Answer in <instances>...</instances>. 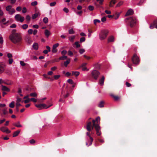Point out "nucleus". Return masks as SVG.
<instances>
[{"label":"nucleus","mask_w":157,"mask_h":157,"mask_svg":"<svg viewBox=\"0 0 157 157\" xmlns=\"http://www.w3.org/2000/svg\"><path fill=\"white\" fill-rule=\"evenodd\" d=\"M30 101H33L34 102L36 103L37 102V100L36 99L34 98H30Z\"/></svg>","instance_id":"nucleus-57"},{"label":"nucleus","mask_w":157,"mask_h":157,"mask_svg":"<svg viewBox=\"0 0 157 157\" xmlns=\"http://www.w3.org/2000/svg\"><path fill=\"white\" fill-rule=\"evenodd\" d=\"M60 76V75H55L54 76V78L55 79H58Z\"/></svg>","instance_id":"nucleus-54"},{"label":"nucleus","mask_w":157,"mask_h":157,"mask_svg":"<svg viewBox=\"0 0 157 157\" xmlns=\"http://www.w3.org/2000/svg\"><path fill=\"white\" fill-rule=\"evenodd\" d=\"M59 45L58 43H56L53 45L52 52L53 53H56L57 52V50L56 48Z\"/></svg>","instance_id":"nucleus-13"},{"label":"nucleus","mask_w":157,"mask_h":157,"mask_svg":"<svg viewBox=\"0 0 157 157\" xmlns=\"http://www.w3.org/2000/svg\"><path fill=\"white\" fill-rule=\"evenodd\" d=\"M26 41L28 42L29 43H30L31 40L29 37H27L25 39Z\"/></svg>","instance_id":"nucleus-42"},{"label":"nucleus","mask_w":157,"mask_h":157,"mask_svg":"<svg viewBox=\"0 0 157 157\" xmlns=\"http://www.w3.org/2000/svg\"><path fill=\"white\" fill-rule=\"evenodd\" d=\"M5 73L9 75H11L12 74L11 71L8 69L5 70Z\"/></svg>","instance_id":"nucleus-29"},{"label":"nucleus","mask_w":157,"mask_h":157,"mask_svg":"<svg viewBox=\"0 0 157 157\" xmlns=\"http://www.w3.org/2000/svg\"><path fill=\"white\" fill-rule=\"evenodd\" d=\"M2 90L3 91L9 92L10 89L6 86L3 85L2 86Z\"/></svg>","instance_id":"nucleus-16"},{"label":"nucleus","mask_w":157,"mask_h":157,"mask_svg":"<svg viewBox=\"0 0 157 157\" xmlns=\"http://www.w3.org/2000/svg\"><path fill=\"white\" fill-rule=\"evenodd\" d=\"M9 38L13 43L16 45H21L22 42V35L21 33L11 34Z\"/></svg>","instance_id":"nucleus-1"},{"label":"nucleus","mask_w":157,"mask_h":157,"mask_svg":"<svg viewBox=\"0 0 157 157\" xmlns=\"http://www.w3.org/2000/svg\"><path fill=\"white\" fill-rule=\"evenodd\" d=\"M100 74V72L97 70H94L91 72L92 77L96 80L98 79V76Z\"/></svg>","instance_id":"nucleus-7"},{"label":"nucleus","mask_w":157,"mask_h":157,"mask_svg":"<svg viewBox=\"0 0 157 157\" xmlns=\"http://www.w3.org/2000/svg\"><path fill=\"white\" fill-rule=\"evenodd\" d=\"M37 4V2L36 1H34L31 3V5L33 6H36Z\"/></svg>","instance_id":"nucleus-52"},{"label":"nucleus","mask_w":157,"mask_h":157,"mask_svg":"<svg viewBox=\"0 0 157 157\" xmlns=\"http://www.w3.org/2000/svg\"><path fill=\"white\" fill-rule=\"evenodd\" d=\"M134 12L133 10L131 9H129L128 10L127 13H126L125 16H127L128 15H132L133 14Z\"/></svg>","instance_id":"nucleus-14"},{"label":"nucleus","mask_w":157,"mask_h":157,"mask_svg":"<svg viewBox=\"0 0 157 157\" xmlns=\"http://www.w3.org/2000/svg\"><path fill=\"white\" fill-rule=\"evenodd\" d=\"M3 37L0 35V48H2L3 44Z\"/></svg>","instance_id":"nucleus-23"},{"label":"nucleus","mask_w":157,"mask_h":157,"mask_svg":"<svg viewBox=\"0 0 157 157\" xmlns=\"http://www.w3.org/2000/svg\"><path fill=\"white\" fill-rule=\"evenodd\" d=\"M28 27V25L27 24H24L22 25V28L24 29H26Z\"/></svg>","instance_id":"nucleus-34"},{"label":"nucleus","mask_w":157,"mask_h":157,"mask_svg":"<svg viewBox=\"0 0 157 157\" xmlns=\"http://www.w3.org/2000/svg\"><path fill=\"white\" fill-rule=\"evenodd\" d=\"M123 3V2H119L116 5V7H119L121 6L122 5Z\"/></svg>","instance_id":"nucleus-51"},{"label":"nucleus","mask_w":157,"mask_h":157,"mask_svg":"<svg viewBox=\"0 0 157 157\" xmlns=\"http://www.w3.org/2000/svg\"><path fill=\"white\" fill-rule=\"evenodd\" d=\"M33 91V89L29 86L26 87L23 90V91L26 94H29L30 92Z\"/></svg>","instance_id":"nucleus-8"},{"label":"nucleus","mask_w":157,"mask_h":157,"mask_svg":"<svg viewBox=\"0 0 157 157\" xmlns=\"http://www.w3.org/2000/svg\"><path fill=\"white\" fill-rule=\"evenodd\" d=\"M88 131V132H87L86 133V135L89 137L90 141L89 145H91L92 144V142L93 141V139L90 136L91 134V133L90 132V131Z\"/></svg>","instance_id":"nucleus-12"},{"label":"nucleus","mask_w":157,"mask_h":157,"mask_svg":"<svg viewBox=\"0 0 157 157\" xmlns=\"http://www.w3.org/2000/svg\"><path fill=\"white\" fill-rule=\"evenodd\" d=\"M132 60L133 63L135 64H139L140 62L139 57L136 54H134L132 58Z\"/></svg>","instance_id":"nucleus-6"},{"label":"nucleus","mask_w":157,"mask_h":157,"mask_svg":"<svg viewBox=\"0 0 157 157\" xmlns=\"http://www.w3.org/2000/svg\"><path fill=\"white\" fill-rule=\"evenodd\" d=\"M67 82L68 83L71 84H73L74 83V82L71 79H68L67 80Z\"/></svg>","instance_id":"nucleus-44"},{"label":"nucleus","mask_w":157,"mask_h":157,"mask_svg":"<svg viewBox=\"0 0 157 157\" xmlns=\"http://www.w3.org/2000/svg\"><path fill=\"white\" fill-rule=\"evenodd\" d=\"M15 12V9L12 8L11 9L9 12V13L10 14L12 15Z\"/></svg>","instance_id":"nucleus-30"},{"label":"nucleus","mask_w":157,"mask_h":157,"mask_svg":"<svg viewBox=\"0 0 157 157\" xmlns=\"http://www.w3.org/2000/svg\"><path fill=\"white\" fill-rule=\"evenodd\" d=\"M98 106L99 107L102 108L104 107V102L102 101H101L99 104Z\"/></svg>","instance_id":"nucleus-31"},{"label":"nucleus","mask_w":157,"mask_h":157,"mask_svg":"<svg viewBox=\"0 0 157 157\" xmlns=\"http://www.w3.org/2000/svg\"><path fill=\"white\" fill-rule=\"evenodd\" d=\"M75 44L76 45V47L77 48H79L80 46V44H79L78 42V41L75 42Z\"/></svg>","instance_id":"nucleus-48"},{"label":"nucleus","mask_w":157,"mask_h":157,"mask_svg":"<svg viewBox=\"0 0 157 157\" xmlns=\"http://www.w3.org/2000/svg\"><path fill=\"white\" fill-rule=\"evenodd\" d=\"M88 9L90 11H93L94 9V7L92 6H89L88 7Z\"/></svg>","instance_id":"nucleus-40"},{"label":"nucleus","mask_w":157,"mask_h":157,"mask_svg":"<svg viewBox=\"0 0 157 157\" xmlns=\"http://www.w3.org/2000/svg\"><path fill=\"white\" fill-rule=\"evenodd\" d=\"M25 18L21 16L19 20V21H20L21 22H23Z\"/></svg>","instance_id":"nucleus-46"},{"label":"nucleus","mask_w":157,"mask_h":157,"mask_svg":"<svg viewBox=\"0 0 157 157\" xmlns=\"http://www.w3.org/2000/svg\"><path fill=\"white\" fill-rule=\"evenodd\" d=\"M149 27L151 29H153L155 28L157 29V19L155 20L153 22L150 24Z\"/></svg>","instance_id":"nucleus-9"},{"label":"nucleus","mask_w":157,"mask_h":157,"mask_svg":"<svg viewBox=\"0 0 157 157\" xmlns=\"http://www.w3.org/2000/svg\"><path fill=\"white\" fill-rule=\"evenodd\" d=\"M145 1V0H140V2L137 4V5L139 6H141Z\"/></svg>","instance_id":"nucleus-36"},{"label":"nucleus","mask_w":157,"mask_h":157,"mask_svg":"<svg viewBox=\"0 0 157 157\" xmlns=\"http://www.w3.org/2000/svg\"><path fill=\"white\" fill-rule=\"evenodd\" d=\"M33 48L35 50H37L38 49V44L36 43H35L33 45Z\"/></svg>","instance_id":"nucleus-19"},{"label":"nucleus","mask_w":157,"mask_h":157,"mask_svg":"<svg viewBox=\"0 0 157 157\" xmlns=\"http://www.w3.org/2000/svg\"><path fill=\"white\" fill-rule=\"evenodd\" d=\"M85 40V38L84 37H81L80 40V42H81V43L84 42Z\"/></svg>","instance_id":"nucleus-50"},{"label":"nucleus","mask_w":157,"mask_h":157,"mask_svg":"<svg viewBox=\"0 0 157 157\" xmlns=\"http://www.w3.org/2000/svg\"><path fill=\"white\" fill-rule=\"evenodd\" d=\"M43 21L46 24L48 22V19L47 17H45L44 18Z\"/></svg>","instance_id":"nucleus-39"},{"label":"nucleus","mask_w":157,"mask_h":157,"mask_svg":"<svg viewBox=\"0 0 157 157\" xmlns=\"http://www.w3.org/2000/svg\"><path fill=\"white\" fill-rule=\"evenodd\" d=\"M4 83L8 85H11L12 84V82L11 81H8L7 82H4Z\"/></svg>","instance_id":"nucleus-49"},{"label":"nucleus","mask_w":157,"mask_h":157,"mask_svg":"<svg viewBox=\"0 0 157 157\" xmlns=\"http://www.w3.org/2000/svg\"><path fill=\"white\" fill-rule=\"evenodd\" d=\"M28 32L29 34H31L33 32V30L32 29H29L28 30Z\"/></svg>","instance_id":"nucleus-62"},{"label":"nucleus","mask_w":157,"mask_h":157,"mask_svg":"<svg viewBox=\"0 0 157 157\" xmlns=\"http://www.w3.org/2000/svg\"><path fill=\"white\" fill-rule=\"evenodd\" d=\"M30 18H31L30 17L29 15H27V16L26 17V19L27 20V21H28V23H29V21H30Z\"/></svg>","instance_id":"nucleus-41"},{"label":"nucleus","mask_w":157,"mask_h":157,"mask_svg":"<svg viewBox=\"0 0 157 157\" xmlns=\"http://www.w3.org/2000/svg\"><path fill=\"white\" fill-rule=\"evenodd\" d=\"M100 23V20H98V19H95L94 20V24H95V25H96V24L97 23Z\"/></svg>","instance_id":"nucleus-55"},{"label":"nucleus","mask_w":157,"mask_h":157,"mask_svg":"<svg viewBox=\"0 0 157 157\" xmlns=\"http://www.w3.org/2000/svg\"><path fill=\"white\" fill-rule=\"evenodd\" d=\"M30 101V98H28V99H27L25 100L24 103L25 104H26L29 103Z\"/></svg>","instance_id":"nucleus-61"},{"label":"nucleus","mask_w":157,"mask_h":157,"mask_svg":"<svg viewBox=\"0 0 157 157\" xmlns=\"http://www.w3.org/2000/svg\"><path fill=\"white\" fill-rule=\"evenodd\" d=\"M12 6L10 5L7 6L6 7V10L8 12L11 9Z\"/></svg>","instance_id":"nucleus-32"},{"label":"nucleus","mask_w":157,"mask_h":157,"mask_svg":"<svg viewBox=\"0 0 157 157\" xmlns=\"http://www.w3.org/2000/svg\"><path fill=\"white\" fill-rule=\"evenodd\" d=\"M45 35L47 37H48L50 34V32L47 29H46L44 32Z\"/></svg>","instance_id":"nucleus-18"},{"label":"nucleus","mask_w":157,"mask_h":157,"mask_svg":"<svg viewBox=\"0 0 157 157\" xmlns=\"http://www.w3.org/2000/svg\"><path fill=\"white\" fill-rule=\"evenodd\" d=\"M52 105V104L49 105L48 106L44 104H36L35 106L38 108L39 109H47Z\"/></svg>","instance_id":"nucleus-5"},{"label":"nucleus","mask_w":157,"mask_h":157,"mask_svg":"<svg viewBox=\"0 0 157 157\" xmlns=\"http://www.w3.org/2000/svg\"><path fill=\"white\" fill-rule=\"evenodd\" d=\"M111 96L114 98L115 100H117L119 99L118 96L114 95L113 94H111Z\"/></svg>","instance_id":"nucleus-45"},{"label":"nucleus","mask_w":157,"mask_h":157,"mask_svg":"<svg viewBox=\"0 0 157 157\" xmlns=\"http://www.w3.org/2000/svg\"><path fill=\"white\" fill-rule=\"evenodd\" d=\"M13 62V59L12 58H9V62L10 64H11Z\"/></svg>","instance_id":"nucleus-63"},{"label":"nucleus","mask_w":157,"mask_h":157,"mask_svg":"<svg viewBox=\"0 0 157 157\" xmlns=\"http://www.w3.org/2000/svg\"><path fill=\"white\" fill-rule=\"evenodd\" d=\"M61 53L64 56L67 53V51L66 50H64L61 52Z\"/></svg>","instance_id":"nucleus-47"},{"label":"nucleus","mask_w":157,"mask_h":157,"mask_svg":"<svg viewBox=\"0 0 157 157\" xmlns=\"http://www.w3.org/2000/svg\"><path fill=\"white\" fill-rule=\"evenodd\" d=\"M14 102L13 101H12L10 103V104L9 106V107L12 108H13L14 107Z\"/></svg>","instance_id":"nucleus-28"},{"label":"nucleus","mask_w":157,"mask_h":157,"mask_svg":"<svg viewBox=\"0 0 157 157\" xmlns=\"http://www.w3.org/2000/svg\"><path fill=\"white\" fill-rule=\"evenodd\" d=\"M21 16L20 14H17L14 17H15V20L17 21H19V19H20Z\"/></svg>","instance_id":"nucleus-25"},{"label":"nucleus","mask_w":157,"mask_h":157,"mask_svg":"<svg viewBox=\"0 0 157 157\" xmlns=\"http://www.w3.org/2000/svg\"><path fill=\"white\" fill-rule=\"evenodd\" d=\"M116 2V0H111L109 3V6L110 7H113V5H114Z\"/></svg>","instance_id":"nucleus-17"},{"label":"nucleus","mask_w":157,"mask_h":157,"mask_svg":"<svg viewBox=\"0 0 157 157\" xmlns=\"http://www.w3.org/2000/svg\"><path fill=\"white\" fill-rule=\"evenodd\" d=\"M109 31L107 30H102L99 34V38L101 40L105 39L107 37Z\"/></svg>","instance_id":"nucleus-4"},{"label":"nucleus","mask_w":157,"mask_h":157,"mask_svg":"<svg viewBox=\"0 0 157 157\" xmlns=\"http://www.w3.org/2000/svg\"><path fill=\"white\" fill-rule=\"evenodd\" d=\"M114 41V38L112 36H111L109 37L108 39V42H113Z\"/></svg>","instance_id":"nucleus-24"},{"label":"nucleus","mask_w":157,"mask_h":157,"mask_svg":"<svg viewBox=\"0 0 157 157\" xmlns=\"http://www.w3.org/2000/svg\"><path fill=\"white\" fill-rule=\"evenodd\" d=\"M40 14L39 13H35L32 15V17L33 19H34L36 18L38 16H40Z\"/></svg>","instance_id":"nucleus-22"},{"label":"nucleus","mask_w":157,"mask_h":157,"mask_svg":"<svg viewBox=\"0 0 157 157\" xmlns=\"http://www.w3.org/2000/svg\"><path fill=\"white\" fill-rule=\"evenodd\" d=\"M5 65L2 63H0V74L3 72L5 70Z\"/></svg>","instance_id":"nucleus-11"},{"label":"nucleus","mask_w":157,"mask_h":157,"mask_svg":"<svg viewBox=\"0 0 157 157\" xmlns=\"http://www.w3.org/2000/svg\"><path fill=\"white\" fill-rule=\"evenodd\" d=\"M20 132V130H18V131L15 132L13 133V136L15 137V136H17Z\"/></svg>","instance_id":"nucleus-27"},{"label":"nucleus","mask_w":157,"mask_h":157,"mask_svg":"<svg viewBox=\"0 0 157 157\" xmlns=\"http://www.w3.org/2000/svg\"><path fill=\"white\" fill-rule=\"evenodd\" d=\"M13 125L17 127H22V125L20 124L19 122H18L17 124L14 123L13 124Z\"/></svg>","instance_id":"nucleus-35"},{"label":"nucleus","mask_w":157,"mask_h":157,"mask_svg":"<svg viewBox=\"0 0 157 157\" xmlns=\"http://www.w3.org/2000/svg\"><path fill=\"white\" fill-rule=\"evenodd\" d=\"M4 15V13L1 10V8L0 7V17Z\"/></svg>","instance_id":"nucleus-56"},{"label":"nucleus","mask_w":157,"mask_h":157,"mask_svg":"<svg viewBox=\"0 0 157 157\" xmlns=\"http://www.w3.org/2000/svg\"><path fill=\"white\" fill-rule=\"evenodd\" d=\"M94 127L96 131V134L98 136H99L101 135V132L100 131V127L98 124L95 123V120H92V122L91 121L88 122L86 125V129L88 131H91Z\"/></svg>","instance_id":"nucleus-2"},{"label":"nucleus","mask_w":157,"mask_h":157,"mask_svg":"<svg viewBox=\"0 0 157 157\" xmlns=\"http://www.w3.org/2000/svg\"><path fill=\"white\" fill-rule=\"evenodd\" d=\"M120 13H116V14L115 15H114V17H113L114 19L115 20L117 19L120 16Z\"/></svg>","instance_id":"nucleus-33"},{"label":"nucleus","mask_w":157,"mask_h":157,"mask_svg":"<svg viewBox=\"0 0 157 157\" xmlns=\"http://www.w3.org/2000/svg\"><path fill=\"white\" fill-rule=\"evenodd\" d=\"M125 21L128 22L131 27H133L136 25V20L135 17H131L125 19Z\"/></svg>","instance_id":"nucleus-3"},{"label":"nucleus","mask_w":157,"mask_h":157,"mask_svg":"<svg viewBox=\"0 0 157 157\" xmlns=\"http://www.w3.org/2000/svg\"><path fill=\"white\" fill-rule=\"evenodd\" d=\"M75 38V36H71V37H69V40L73 42V41L74 39Z\"/></svg>","instance_id":"nucleus-37"},{"label":"nucleus","mask_w":157,"mask_h":157,"mask_svg":"<svg viewBox=\"0 0 157 157\" xmlns=\"http://www.w3.org/2000/svg\"><path fill=\"white\" fill-rule=\"evenodd\" d=\"M85 51L84 49H81L79 50V53L81 54H82L85 52Z\"/></svg>","instance_id":"nucleus-60"},{"label":"nucleus","mask_w":157,"mask_h":157,"mask_svg":"<svg viewBox=\"0 0 157 157\" xmlns=\"http://www.w3.org/2000/svg\"><path fill=\"white\" fill-rule=\"evenodd\" d=\"M98 2H99V3L100 5H101L103 4L104 0H96Z\"/></svg>","instance_id":"nucleus-59"},{"label":"nucleus","mask_w":157,"mask_h":157,"mask_svg":"<svg viewBox=\"0 0 157 157\" xmlns=\"http://www.w3.org/2000/svg\"><path fill=\"white\" fill-rule=\"evenodd\" d=\"M80 73L78 71H72V75H75V76H77L79 75Z\"/></svg>","instance_id":"nucleus-20"},{"label":"nucleus","mask_w":157,"mask_h":157,"mask_svg":"<svg viewBox=\"0 0 157 157\" xmlns=\"http://www.w3.org/2000/svg\"><path fill=\"white\" fill-rule=\"evenodd\" d=\"M70 62V59H67L66 61L64 62V66L66 67L67 66L68 64H69Z\"/></svg>","instance_id":"nucleus-21"},{"label":"nucleus","mask_w":157,"mask_h":157,"mask_svg":"<svg viewBox=\"0 0 157 157\" xmlns=\"http://www.w3.org/2000/svg\"><path fill=\"white\" fill-rule=\"evenodd\" d=\"M68 55L69 56H72L73 55V53L70 50L68 52Z\"/></svg>","instance_id":"nucleus-58"},{"label":"nucleus","mask_w":157,"mask_h":157,"mask_svg":"<svg viewBox=\"0 0 157 157\" xmlns=\"http://www.w3.org/2000/svg\"><path fill=\"white\" fill-rule=\"evenodd\" d=\"M56 4V2H51L50 3V5L51 6H55Z\"/></svg>","instance_id":"nucleus-53"},{"label":"nucleus","mask_w":157,"mask_h":157,"mask_svg":"<svg viewBox=\"0 0 157 157\" xmlns=\"http://www.w3.org/2000/svg\"><path fill=\"white\" fill-rule=\"evenodd\" d=\"M105 77L104 76H102L101 78L100 79L99 82V84L101 86H103L104 85V82Z\"/></svg>","instance_id":"nucleus-15"},{"label":"nucleus","mask_w":157,"mask_h":157,"mask_svg":"<svg viewBox=\"0 0 157 157\" xmlns=\"http://www.w3.org/2000/svg\"><path fill=\"white\" fill-rule=\"evenodd\" d=\"M106 18L105 17H104L101 18V21L103 22H104L106 21Z\"/></svg>","instance_id":"nucleus-64"},{"label":"nucleus","mask_w":157,"mask_h":157,"mask_svg":"<svg viewBox=\"0 0 157 157\" xmlns=\"http://www.w3.org/2000/svg\"><path fill=\"white\" fill-rule=\"evenodd\" d=\"M0 130L4 132H6L7 133H9L11 132V131L6 127L3 126L0 128Z\"/></svg>","instance_id":"nucleus-10"},{"label":"nucleus","mask_w":157,"mask_h":157,"mask_svg":"<svg viewBox=\"0 0 157 157\" xmlns=\"http://www.w3.org/2000/svg\"><path fill=\"white\" fill-rule=\"evenodd\" d=\"M68 32L70 34H73L75 33V31L73 30V29H70L68 31Z\"/></svg>","instance_id":"nucleus-43"},{"label":"nucleus","mask_w":157,"mask_h":157,"mask_svg":"<svg viewBox=\"0 0 157 157\" xmlns=\"http://www.w3.org/2000/svg\"><path fill=\"white\" fill-rule=\"evenodd\" d=\"M29 96H30L31 97H36L37 96V94L35 93H30L29 95Z\"/></svg>","instance_id":"nucleus-38"},{"label":"nucleus","mask_w":157,"mask_h":157,"mask_svg":"<svg viewBox=\"0 0 157 157\" xmlns=\"http://www.w3.org/2000/svg\"><path fill=\"white\" fill-rule=\"evenodd\" d=\"M67 56L63 55V56H61L59 57V60H64L67 59Z\"/></svg>","instance_id":"nucleus-26"}]
</instances>
